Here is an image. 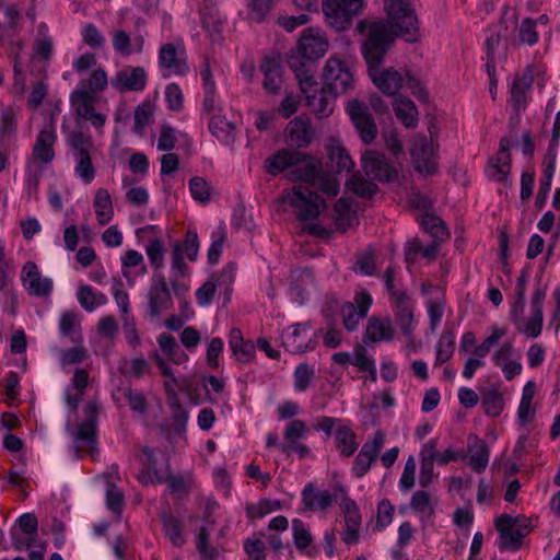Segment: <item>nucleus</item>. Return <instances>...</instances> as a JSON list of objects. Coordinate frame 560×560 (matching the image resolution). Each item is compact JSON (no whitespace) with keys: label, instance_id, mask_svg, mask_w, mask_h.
I'll return each instance as SVG.
<instances>
[{"label":"nucleus","instance_id":"60","mask_svg":"<svg viewBox=\"0 0 560 560\" xmlns=\"http://www.w3.org/2000/svg\"><path fill=\"white\" fill-rule=\"evenodd\" d=\"M82 40L93 49H102L106 39L103 33L92 23H85L81 28Z\"/></svg>","mask_w":560,"mask_h":560},{"label":"nucleus","instance_id":"34","mask_svg":"<svg viewBox=\"0 0 560 560\" xmlns=\"http://www.w3.org/2000/svg\"><path fill=\"white\" fill-rule=\"evenodd\" d=\"M395 328L389 317L372 316L365 327V338L372 342L390 341Z\"/></svg>","mask_w":560,"mask_h":560},{"label":"nucleus","instance_id":"4","mask_svg":"<svg viewBox=\"0 0 560 560\" xmlns=\"http://www.w3.org/2000/svg\"><path fill=\"white\" fill-rule=\"evenodd\" d=\"M56 128L50 120L37 135L25 172V186L30 197L36 196L43 165H49L55 160Z\"/></svg>","mask_w":560,"mask_h":560},{"label":"nucleus","instance_id":"21","mask_svg":"<svg viewBox=\"0 0 560 560\" xmlns=\"http://www.w3.org/2000/svg\"><path fill=\"white\" fill-rule=\"evenodd\" d=\"M411 156L416 168L424 175L435 174L438 162L432 141L423 136H417L411 148Z\"/></svg>","mask_w":560,"mask_h":560},{"label":"nucleus","instance_id":"17","mask_svg":"<svg viewBox=\"0 0 560 560\" xmlns=\"http://www.w3.org/2000/svg\"><path fill=\"white\" fill-rule=\"evenodd\" d=\"M340 500V510L343 514L346 528L342 532V541L347 545H353L359 541L361 527V514L357 503L348 497L345 487H338L336 490V499Z\"/></svg>","mask_w":560,"mask_h":560},{"label":"nucleus","instance_id":"61","mask_svg":"<svg viewBox=\"0 0 560 560\" xmlns=\"http://www.w3.org/2000/svg\"><path fill=\"white\" fill-rule=\"evenodd\" d=\"M292 535L295 547L301 551L306 550L313 541L310 530L299 518L292 521Z\"/></svg>","mask_w":560,"mask_h":560},{"label":"nucleus","instance_id":"7","mask_svg":"<svg viewBox=\"0 0 560 560\" xmlns=\"http://www.w3.org/2000/svg\"><path fill=\"white\" fill-rule=\"evenodd\" d=\"M325 89L334 97L348 94L354 89L353 69L336 56H330L322 72Z\"/></svg>","mask_w":560,"mask_h":560},{"label":"nucleus","instance_id":"31","mask_svg":"<svg viewBox=\"0 0 560 560\" xmlns=\"http://www.w3.org/2000/svg\"><path fill=\"white\" fill-rule=\"evenodd\" d=\"M156 229L158 228L155 225H147L139 230L138 233L153 234V236L147 242L144 249L154 273H162V269L164 268L165 247L163 240L155 235Z\"/></svg>","mask_w":560,"mask_h":560},{"label":"nucleus","instance_id":"28","mask_svg":"<svg viewBox=\"0 0 560 560\" xmlns=\"http://www.w3.org/2000/svg\"><path fill=\"white\" fill-rule=\"evenodd\" d=\"M325 150L330 162L331 168L336 173L350 172L354 167V162L341 141L335 137H329L325 141Z\"/></svg>","mask_w":560,"mask_h":560},{"label":"nucleus","instance_id":"47","mask_svg":"<svg viewBox=\"0 0 560 560\" xmlns=\"http://www.w3.org/2000/svg\"><path fill=\"white\" fill-rule=\"evenodd\" d=\"M502 36L500 33L492 34L488 36L486 40V50H487V61H486V71L487 73L493 72V68H497V65L504 57V46L502 44Z\"/></svg>","mask_w":560,"mask_h":560},{"label":"nucleus","instance_id":"8","mask_svg":"<svg viewBox=\"0 0 560 560\" xmlns=\"http://www.w3.org/2000/svg\"><path fill=\"white\" fill-rule=\"evenodd\" d=\"M67 143L75 162V176L86 184L91 183L95 177V168L91 159L92 140L80 131H72L67 138Z\"/></svg>","mask_w":560,"mask_h":560},{"label":"nucleus","instance_id":"20","mask_svg":"<svg viewBox=\"0 0 560 560\" xmlns=\"http://www.w3.org/2000/svg\"><path fill=\"white\" fill-rule=\"evenodd\" d=\"M390 306L395 320L404 336L413 334L418 322L415 318V304L406 293H395L390 300Z\"/></svg>","mask_w":560,"mask_h":560},{"label":"nucleus","instance_id":"5","mask_svg":"<svg viewBox=\"0 0 560 560\" xmlns=\"http://www.w3.org/2000/svg\"><path fill=\"white\" fill-rule=\"evenodd\" d=\"M387 23L386 31L393 37L401 36L407 42L417 39L418 20L408 0H385L384 2Z\"/></svg>","mask_w":560,"mask_h":560},{"label":"nucleus","instance_id":"50","mask_svg":"<svg viewBox=\"0 0 560 560\" xmlns=\"http://www.w3.org/2000/svg\"><path fill=\"white\" fill-rule=\"evenodd\" d=\"M481 406L486 415L490 417L500 416L504 409L502 394L495 388L483 390L481 393Z\"/></svg>","mask_w":560,"mask_h":560},{"label":"nucleus","instance_id":"58","mask_svg":"<svg viewBox=\"0 0 560 560\" xmlns=\"http://www.w3.org/2000/svg\"><path fill=\"white\" fill-rule=\"evenodd\" d=\"M173 247H179L180 254L186 255L190 261L198 257L200 243L196 231H188L183 242H175Z\"/></svg>","mask_w":560,"mask_h":560},{"label":"nucleus","instance_id":"42","mask_svg":"<svg viewBox=\"0 0 560 560\" xmlns=\"http://www.w3.org/2000/svg\"><path fill=\"white\" fill-rule=\"evenodd\" d=\"M287 132L293 144L299 148L306 147L312 140L310 121L302 117H295L287 126Z\"/></svg>","mask_w":560,"mask_h":560},{"label":"nucleus","instance_id":"53","mask_svg":"<svg viewBox=\"0 0 560 560\" xmlns=\"http://www.w3.org/2000/svg\"><path fill=\"white\" fill-rule=\"evenodd\" d=\"M154 106L150 102H143L137 106L133 115V131L142 133L153 119Z\"/></svg>","mask_w":560,"mask_h":560},{"label":"nucleus","instance_id":"57","mask_svg":"<svg viewBox=\"0 0 560 560\" xmlns=\"http://www.w3.org/2000/svg\"><path fill=\"white\" fill-rule=\"evenodd\" d=\"M144 455L149 462V466L147 471H143L137 476L138 480L143 485L154 483V482H163L167 479V471L159 474L155 468V462L153 458V452L145 450Z\"/></svg>","mask_w":560,"mask_h":560},{"label":"nucleus","instance_id":"9","mask_svg":"<svg viewBox=\"0 0 560 560\" xmlns=\"http://www.w3.org/2000/svg\"><path fill=\"white\" fill-rule=\"evenodd\" d=\"M365 0H323V11L328 24L337 31L346 30L352 18L360 14Z\"/></svg>","mask_w":560,"mask_h":560},{"label":"nucleus","instance_id":"22","mask_svg":"<svg viewBox=\"0 0 560 560\" xmlns=\"http://www.w3.org/2000/svg\"><path fill=\"white\" fill-rule=\"evenodd\" d=\"M372 303L371 294L362 290L355 293L353 302H347L342 305L341 316L343 325L349 331L358 327L360 320L366 316Z\"/></svg>","mask_w":560,"mask_h":560},{"label":"nucleus","instance_id":"6","mask_svg":"<svg viewBox=\"0 0 560 560\" xmlns=\"http://www.w3.org/2000/svg\"><path fill=\"white\" fill-rule=\"evenodd\" d=\"M290 67L294 70L301 92L306 98V103L315 115L318 117H328L334 112L335 97L327 96L326 89L319 88L318 82L312 72L304 67L298 68L294 61L290 62Z\"/></svg>","mask_w":560,"mask_h":560},{"label":"nucleus","instance_id":"64","mask_svg":"<svg viewBox=\"0 0 560 560\" xmlns=\"http://www.w3.org/2000/svg\"><path fill=\"white\" fill-rule=\"evenodd\" d=\"M163 529L166 537L174 546L180 547L184 545L185 538L182 533L180 524L176 518L171 516L165 517L163 523Z\"/></svg>","mask_w":560,"mask_h":560},{"label":"nucleus","instance_id":"35","mask_svg":"<svg viewBox=\"0 0 560 560\" xmlns=\"http://www.w3.org/2000/svg\"><path fill=\"white\" fill-rule=\"evenodd\" d=\"M189 275V267L184 261V255L179 247H173L170 261V285L172 290L179 294L186 292L187 287L180 283V279Z\"/></svg>","mask_w":560,"mask_h":560},{"label":"nucleus","instance_id":"15","mask_svg":"<svg viewBox=\"0 0 560 560\" xmlns=\"http://www.w3.org/2000/svg\"><path fill=\"white\" fill-rule=\"evenodd\" d=\"M364 143H372L377 136V126L369 107L358 98L347 102L345 107Z\"/></svg>","mask_w":560,"mask_h":560},{"label":"nucleus","instance_id":"10","mask_svg":"<svg viewBox=\"0 0 560 560\" xmlns=\"http://www.w3.org/2000/svg\"><path fill=\"white\" fill-rule=\"evenodd\" d=\"M159 67L162 70L163 78L184 75L188 72L187 54L182 39H175L161 46Z\"/></svg>","mask_w":560,"mask_h":560},{"label":"nucleus","instance_id":"38","mask_svg":"<svg viewBox=\"0 0 560 560\" xmlns=\"http://www.w3.org/2000/svg\"><path fill=\"white\" fill-rule=\"evenodd\" d=\"M394 113L406 128H415L418 125L419 113L415 103L406 97L398 96L393 102Z\"/></svg>","mask_w":560,"mask_h":560},{"label":"nucleus","instance_id":"46","mask_svg":"<svg viewBox=\"0 0 560 560\" xmlns=\"http://www.w3.org/2000/svg\"><path fill=\"white\" fill-rule=\"evenodd\" d=\"M533 83V74L527 70L522 77L516 78L511 86V102L516 110L525 107L526 95Z\"/></svg>","mask_w":560,"mask_h":560},{"label":"nucleus","instance_id":"59","mask_svg":"<svg viewBox=\"0 0 560 560\" xmlns=\"http://www.w3.org/2000/svg\"><path fill=\"white\" fill-rule=\"evenodd\" d=\"M80 323L74 312H65L59 318V330L62 336L77 340L79 337Z\"/></svg>","mask_w":560,"mask_h":560},{"label":"nucleus","instance_id":"23","mask_svg":"<svg viewBox=\"0 0 560 560\" xmlns=\"http://www.w3.org/2000/svg\"><path fill=\"white\" fill-rule=\"evenodd\" d=\"M148 81V74L142 67H125L116 72L110 80V86L119 93L127 91H142Z\"/></svg>","mask_w":560,"mask_h":560},{"label":"nucleus","instance_id":"44","mask_svg":"<svg viewBox=\"0 0 560 560\" xmlns=\"http://www.w3.org/2000/svg\"><path fill=\"white\" fill-rule=\"evenodd\" d=\"M77 299L81 307L86 312H93L107 303V298L104 293L94 290L88 284L79 285Z\"/></svg>","mask_w":560,"mask_h":560},{"label":"nucleus","instance_id":"24","mask_svg":"<svg viewBox=\"0 0 560 560\" xmlns=\"http://www.w3.org/2000/svg\"><path fill=\"white\" fill-rule=\"evenodd\" d=\"M521 357L515 351L512 342L502 343L491 355V360L498 366L508 381L522 373Z\"/></svg>","mask_w":560,"mask_h":560},{"label":"nucleus","instance_id":"3","mask_svg":"<svg viewBox=\"0 0 560 560\" xmlns=\"http://www.w3.org/2000/svg\"><path fill=\"white\" fill-rule=\"evenodd\" d=\"M108 75L104 68H94L89 75L81 81V86L75 89L70 96V102L75 114L89 121L100 133L103 132L106 115L96 112L95 98L109 84Z\"/></svg>","mask_w":560,"mask_h":560},{"label":"nucleus","instance_id":"30","mask_svg":"<svg viewBox=\"0 0 560 560\" xmlns=\"http://www.w3.org/2000/svg\"><path fill=\"white\" fill-rule=\"evenodd\" d=\"M238 121L236 115H213L209 121V130L219 141L230 144L235 140Z\"/></svg>","mask_w":560,"mask_h":560},{"label":"nucleus","instance_id":"2","mask_svg":"<svg viewBox=\"0 0 560 560\" xmlns=\"http://www.w3.org/2000/svg\"><path fill=\"white\" fill-rule=\"evenodd\" d=\"M357 28L360 33L368 28L366 39L363 42L361 50L368 65L371 81L384 95L396 96L405 86L408 70L381 67L393 44V37L382 23L361 21Z\"/></svg>","mask_w":560,"mask_h":560},{"label":"nucleus","instance_id":"55","mask_svg":"<svg viewBox=\"0 0 560 560\" xmlns=\"http://www.w3.org/2000/svg\"><path fill=\"white\" fill-rule=\"evenodd\" d=\"M351 364L357 366L360 371L369 372L373 381L376 380L375 362L368 355L364 347L358 346L354 348Z\"/></svg>","mask_w":560,"mask_h":560},{"label":"nucleus","instance_id":"63","mask_svg":"<svg viewBox=\"0 0 560 560\" xmlns=\"http://www.w3.org/2000/svg\"><path fill=\"white\" fill-rule=\"evenodd\" d=\"M125 499L124 493L115 485L108 483L106 489V505L107 509L117 515L119 518L124 508Z\"/></svg>","mask_w":560,"mask_h":560},{"label":"nucleus","instance_id":"16","mask_svg":"<svg viewBox=\"0 0 560 560\" xmlns=\"http://www.w3.org/2000/svg\"><path fill=\"white\" fill-rule=\"evenodd\" d=\"M545 290L537 289L532 299V314L524 320L523 312L521 311L514 316L513 310H511V320L516 326L517 330L526 335L529 338H537L542 330L544 315H542V303L545 300Z\"/></svg>","mask_w":560,"mask_h":560},{"label":"nucleus","instance_id":"11","mask_svg":"<svg viewBox=\"0 0 560 560\" xmlns=\"http://www.w3.org/2000/svg\"><path fill=\"white\" fill-rule=\"evenodd\" d=\"M494 524L499 533L498 547L500 550H517L522 545L523 537L529 532L525 520L518 516L502 514L495 518Z\"/></svg>","mask_w":560,"mask_h":560},{"label":"nucleus","instance_id":"14","mask_svg":"<svg viewBox=\"0 0 560 560\" xmlns=\"http://www.w3.org/2000/svg\"><path fill=\"white\" fill-rule=\"evenodd\" d=\"M364 143H372L377 136V126L369 107L358 98L347 102L345 107Z\"/></svg>","mask_w":560,"mask_h":560},{"label":"nucleus","instance_id":"43","mask_svg":"<svg viewBox=\"0 0 560 560\" xmlns=\"http://www.w3.org/2000/svg\"><path fill=\"white\" fill-rule=\"evenodd\" d=\"M468 453L470 467L477 472L483 471L488 466L490 456L486 443L477 436H474L469 442Z\"/></svg>","mask_w":560,"mask_h":560},{"label":"nucleus","instance_id":"18","mask_svg":"<svg viewBox=\"0 0 560 560\" xmlns=\"http://www.w3.org/2000/svg\"><path fill=\"white\" fill-rule=\"evenodd\" d=\"M329 42L325 34L316 27L305 28L299 39L296 52L304 59L315 61L326 55Z\"/></svg>","mask_w":560,"mask_h":560},{"label":"nucleus","instance_id":"49","mask_svg":"<svg viewBox=\"0 0 560 560\" xmlns=\"http://www.w3.org/2000/svg\"><path fill=\"white\" fill-rule=\"evenodd\" d=\"M511 167V156L503 154L501 158L491 159L487 167V176L495 182L508 183Z\"/></svg>","mask_w":560,"mask_h":560},{"label":"nucleus","instance_id":"51","mask_svg":"<svg viewBox=\"0 0 560 560\" xmlns=\"http://www.w3.org/2000/svg\"><path fill=\"white\" fill-rule=\"evenodd\" d=\"M334 219L338 229L341 231H346L352 225L354 217L351 210V201L348 198L341 197L336 201L334 206Z\"/></svg>","mask_w":560,"mask_h":560},{"label":"nucleus","instance_id":"33","mask_svg":"<svg viewBox=\"0 0 560 560\" xmlns=\"http://www.w3.org/2000/svg\"><path fill=\"white\" fill-rule=\"evenodd\" d=\"M121 272L129 285L135 284V277L144 276L148 272L144 258L136 249H128L120 257Z\"/></svg>","mask_w":560,"mask_h":560},{"label":"nucleus","instance_id":"62","mask_svg":"<svg viewBox=\"0 0 560 560\" xmlns=\"http://www.w3.org/2000/svg\"><path fill=\"white\" fill-rule=\"evenodd\" d=\"M307 427L303 420H291L287 423L283 432L284 443L283 444H292L295 442H300L306 436Z\"/></svg>","mask_w":560,"mask_h":560},{"label":"nucleus","instance_id":"26","mask_svg":"<svg viewBox=\"0 0 560 560\" xmlns=\"http://www.w3.org/2000/svg\"><path fill=\"white\" fill-rule=\"evenodd\" d=\"M384 443L385 434L382 431H376L371 440L363 444L353 464L355 476L362 477L369 471L372 463L376 459L384 446Z\"/></svg>","mask_w":560,"mask_h":560},{"label":"nucleus","instance_id":"39","mask_svg":"<svg viewBox=\"0 0 560 560\" xmlns=\"http://www.w3.org/2000/svg\"><path fill=\"white\" fill-rule=\"evenodd\" d=\"M89 384V373L83 369H77L71 378V385L67 387L65 399L69 407L75 409Z\"/></svg>","mask_w":560,"mask_h":560},{"label":"nucleus","instance_id":"52","mask_svg":"<svg viewBox=\"0 0 560 560\" xmlns=\"http://www.w3.org/2000/svg\"><path fill=\"white\" fill-rule=\"evenodd\" d=\"M346 186L348 190L362 198L371 197L377 190V185L373 179H365L361 174L352 175Z\"/></svg>","mask_w":560,"mask_h":560},{"label":"nucleus","instance_id":"13","mask_svg":"<svg viewBox=\"0 0 560 560\" xmlns=\"http://www.w3.org/2000/svg\"><path fill=\"white\" fill-rule=\"evenodd\" d=\"M236 266L229 264L219 275L210 277L197 291L196 300L200 306H207L212 302L217 289L223 290L225 301L230 300L232 284L235 280Z\"/></svg>","mask_w":560,"mask_h":560},{"label":"nucleus","instance_id":"12","mask_svg":"<svg viewBox=\"0 0 560 560\" xmlns=\"http://www.w3.org/2000/svg\"><path fill=\"white\" fill-rule=\"evenodd\" d=\"M148 314L151 319H160L173 306L171 289L163 273H154L147 293Z\"/></svg>","mask_w":560,"mask_h":560},{"label":"nucleus","instance_id":"36","mask_svg":"<svg viewBox=\"0 0 560 560\" xmlns=\"http://www.w3.org/2000/svg\"><path fill=\"white\" fill-rule=\"evenodd\" d=\"M264 73V89L270 94H278L282 85V69L280 63L271 57H266L260 65Z\"/></svg>","mask_w":560,"mask_h":560},{"label":"nucleus","instance_id":"27","mask_svg":"<svg viewBox=\"0 0 560 560\" xmlns=\"http://www.w3.org/2000/svg\"><path fill=\"white\" fill-rule=\"evenodd\" d=\"M23 285L27 292L36 296H48L52 291V281L39 273L35 262L27 261L22 270Z\"/></svg>","mask_w":560,"mask_h":560},{"label":"nucleus","instance_id":"29","mask_svg":"<svg viewBox=\"0 0 560 560\" xmlns=\"http://www.w3.org/2000/svg\"><path fill=\"white\" fill-rule=\"evenodd\" d=\"M282 345L292 353H302L311 349L312 335L306 326L296 324L282 332Z\"/></svg>","mask_w":560,"mask_h":560},{"label":"nucleus","instance_id":"25","mask_svg":"<svg viewBox=\"0 0 560 560\" xmlns=\"http://www.w3.org/2000/svg\"><path fill=\"white\" fill-rule=\"evenodd\" d=\"M361 163L365 175L371 179L390 182L396 177V171L380 152L366 150L362 154Z\"/></svg>","mask_w":560,"mask_h":560},{"label":"nucleus","instance_id":"41","mask_svg":"<svg viewBox=\"0 0 560 560\" xmlns=\"http://www.w3.org/2000/svg\"><path fill=\"white\" fill-rule=\"evenodd\" d=\"M93 208L100 225H106L113 220L114 206L106 188H98L95 191Z\"/></svg>","mask_w":560,"mask_h":560},{"label":"nucleus","instance_id":"45","mask_svg":"<svg viewBox=\"0 0 560 560\" xmlns=\"http://www.w3.org/2000/svg\"><path fill=\"white\" fill-rule=\"evenodd\" d=\"M436 504L438 501L424 490L416 491L410 500V508L419 514L422 520H430L434 516Z\"/></svg>","mask_w":560,"mask_h":560},{"label":"nucleus","instance_id":"40","mask_svg":"<svg viewBox=\"0 0 560 560\" xmlns=\"http://www.w3.org/2000/svg\"><path fill=\"white\" fill-rule=\"evenodd\" d=\"M229 345L241 363H248L254 359L255 346L252 341L244 340L238 328L231 329Z\"/></svg>","mask_w":560,"mask_h":560},{"label":"nucleus","instance_id":"19","mask_svg":"<svg viewBox=\"0 0 560 560\" xmlns=\"http://www.w3.org/2000/svg\"><path fill=\"white\" fill-rule=\"evenodd\" d=\"M98 411L100 406L94 400L89 401L84 406L85 420L79 424L77 430L71 431V436L79 446L93 451L96 441V418Z\"/></svg>","mask_w":560,"mask_h":560},{"label":"nucleus","instance_id":"37","mask_svg":"<svg viewBox=\"0 0 560 560\" xmlns=\"http://www.w3.org/2000/svg\"><path fill=\"white\" fill-rule=\"evenodd\" d=\"M112 44L117 54L130 56L142 51L144 39L142 36H137L132 39L126 31L117 30L113 33Z\"/></svg>","mask_w":560,"mask_h":560},{"label":"nucleus","instance_id":"32","mask_svg":"<svg viewBox=\"0 0 560 560\" xmlns=\"http://www.w3.org/2000/svg\"><path fill=\"white\" fill-rule=\"evenodd\" d=\"M340 485L336 486L335 490H337ZM341 497L336 499V491L331 494L327 490H320L313 486H306L302 492V501L304 506L312 512H323L326 511L334 501H338L340 503Z\"/></svg>","mask_w":560,"mask_h":560},{"label":"nucleus","instance_id":"54","mask_svg":"<svg viewBox=\"0 0 560 560\" xmlns=\"http://www.w3.org/2000/svg\"><path fill=\"white\" fill-rule=\"evenodd\" d=\"M455 350V337L453 332L445 331L436 343L435 364H442L451 359Z\"/></svg>","mask_w":560,"mask_h":560},{"label":"nucleus","instance_id":"48","mask_svg":"<svg viewBox=\"0 0 560 560\" xmlns=\"http://www.w3.org/2000/svg\"><path fill=\"white\" fill-rule=\"evenodd\" d=\"M336 447L342 456H351L359 446L357 435L347 425H338L335 430Z\"/></svg>","mask_w":560,"mask_h":560},{"label":"nucleus","instance_id":"56","mask_svg":"<svg viewBox=\"0 0 560 560\" xmlns=\"http://www.w3.org/2000/svg\"><path fill=\"white\" fill-rule=\"evenodd\" d=\"M422 228L430 233L435 240L444 241L448 237V231L441 218L427 213L421 219Z\"/></svg>","mask_w":560,"mask_h":560},{"label":"nucleus","instance_id":"1","mask_svg":"<svg viewBox=\"0 0 560 560\" xmlns=\"http://www.w3.org/2000/svg\"><path fill=\"white\" fill-rule=\"evenodd\" d=\"M289 167L293 168L291 172L293 179L300 180L301 184L291 189H284L283 201L293 208L298 219L303 222L304 231L319 237L327 236L328 231L315 222L326 208V202L310 187L318 188L327 196L335 197L340 189L338 179L323 171L319 160L304 156L299 151L283 149L267 160V171L272 175Z\"/></svg>","mask_w":560,"mask_h":560}]
</instances>
